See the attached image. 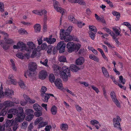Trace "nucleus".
Wrapping results in <instances>:
<instances>
[{
    "instance_id": "nucleus-1",
    "label": "nucleus",
    "mask_w": 131,
    "mask_h": 131,
    "mask_svg": "<svg viewBox=\"0 0 131 131\" xmlns=\"http://www.w3.org/2000/svg\"><path fill=\"white\" fill-rule=\"evenodd\" d=\"M8 113L14 115L17 114V117L15 119L16 123L18 122H21L24 120L25 117V115L23 112V109L21 107L18 108V110L15 108L10 109L8 111Z\"/></svg>"
},
{
    "instance_id": "nucleus-2",
    "label": "nucleus",
    "mask_w": 131,
    "mask_h": 131,
    "mask_svg": "<svg viewBox=\"0 0 131 131\" xmlns=\"http://www.w3.org/2000/svg\"><path fill=\"white\" fill-rule=\"evenodd\" d=\"M66 47L68 49V52L71 53L74 51H78L80 47V45L75 44L71 42L67 44Z\"/></svg>"
},
{
    "instance_id": "nucleus-3",
    "label": "nucleus",
    "mask_w": 131,
    "mask_h": 131,
    "mask_svg": "<svg viewBox=\"0 0 131 131\" xmlns=\"http://www.w3.org/2000/svg\"><path fill=\"white\" fill-rule=\"evenodd\" d=\"M62 71L60 72V76L62 77L64 81H67L68 80V77H70V70L68 67L63 66L62 68Z\"/></svg>"
},
{
    "instance_id": "nucleus-4",
    "label": "nucleus",
    "mask_w": 131,
    "mask_h": 131,
    "mask_svg": "<svg viewBox=\"0 0 131 131\" xmlns=\"http://www.w3.org/2000/svg\"><path fill=\"white\" fill-rule=\"evenodd\" d=\"M37 68V65L34 62H30L28 64V70L26 72L27 74L29 77L33 75L34 72Z\"/></svg>"
},
{
    "instance_id": "nucleus-5",
    "label": "nucleus",
    "mask_w": 131,
    "mask_h": 131,
    "mask_svg": "<svg viewBox=\"0 0 131 131\" xmlns=\"http://www.w3.org/2000/svg\"><path fill=\"white\" fill-rule=\"evenodd\" d=\"M66 45V44L63 41H61L58 44L57 48L59 50L60 53H62L65 51Z\"/></svg>"
},
{
    "instance_id": "nucleus-6",
    "label": "nucleus",
    "mask_w": 131,
    "mask_h": 131,
    "mask_svg": "<svg viewBox=\"0 0 131 131\" xmlns=\"http://www.w3.org/2000/svg\"><path fill=\"white\" fill-rule=\"evenodd\" d=\"M27 45L28 47H27L26 45L25 51L28 52H30L34 49L36 48V46L33 42L29 41L27 42Z\"/></svg>"
},
{
    "instance_id": "nucleus-7",
    "label": "nucleus",
    "mask_w": 131,
    "mask_h": 131,
    "mask_svg": "<svg viewBox=\"0 0 131 131\" xmlns=\"http://www.w3.org/2000/svg\"><path fill=\"white\" fill-rule=\"evenodd\" d=\"M121 121V118L118 116H117L116 118H114L113 120L114 127L117 128H118L119 126H121V125L119 122Z\"/></svg>"
},
{
    "instance_id": "nucleus-8",
    "label": "nucleus",
    "mask_w": 131,
    "mask_h": 131,
    "mask_svg": "<svg viewBox=\"0 0 131 131\" xmlns=\"http://www.w3.org/2000/svg\"><path fill=\"white\" fill-rule=\"evenodd\" d=\"M52 35H50L49 37H45L43 38L44 41H46L49 44H52L53 43L56 41V39L55 38H52Z\"/></svg>"
},
{
    "instance_id": "nucleus-9",
    "label": "nucleus",
    "mask_w": 131,
    "mask_h": 131,
    "mask_svg": "<svg viewBox=\"0 0 131 131\" xmlns=\"http://www.w3.org/2000/svg\"><path fill=\"white\" fill-rule=\"evenodd\" d=\"M47 75V73L46 71L42 70L39 73L38 77L40 79L44 80L46 78Z\"/></svg>"
},
{
    "instance_id": "nucleus-10",
    "label": "nucleus",
    "mask_w": 131,
    "mask_h": 131,
    "mask_svg": "<svg viewBox=\"0 0 131 131\" xmlns=\"http://www.w3.org/2000/svg\"><path fill=\"white\" fill-rule=\"evenodd\" d=\"M54 84L59 89L62 90L63 89L62 81L60 79H57L54 82Z\"/></svg>"
},
{
    "instance_id": "nucleus-11",
    "label": "nucleus",
    "mask_w": 131,
    "mask_h": 131,
    "mask_svg": "<svg viewBox=\"0 0 131 131\" xmlns=\"http://www.w3.org/2000/svg\"><path fill=\"white\" fill-rule=\"evenodd\" d=\"M70 34V33H68V32H67L65 30L61 29L60 31V35L61 37V39L63 40V39L66 37V36Z\"/></svg>"
},
{
    "instance_id": "nucleus-12",
    "label": "nucleus",
    "mask_w": 131,
    "mask_h": 131,
    "mask_svg": "<svg viewBox=\"0 0 131 131\" xmlns=\"http://www.w3.org/2000/svg\"><path fill=\"white\" fill-rule=\"evenodd\" d=\"M17 45H18L19 49H20L21 51H25L26 44L23 42H19L17 43Z\"/></svg>"
},
{
    "instance_id": "nucleus-13",
    "label": "nucleus",
    "mask_w": 131,
    "mask_h": 131,
    "mask_svg": "<svg viewBox=\"0 0 131 131\" xmlns=\"http://www.w3.org/2000/svg\"><path fill=\"white\" fill-rule=\"evenodd\" d=\"M4 105L6 107H11L14 106L13 102L10 101H7L4 103Z\"/></svg>"
},
{
    "instance_id": "nucleus-14",
    "label": "nucleus",
    "mask_w": 131,
    "mask_h": 131,
    "mask_svg": "<svg viewBox=\"0 0 131 131\" xmlns=\"http://www.w3.org/2000/svg\"><path fill=\"white\" fill-rule=\"evenodd\" d=\"M42 97V99L45 102H47L49 98V95L47 94H41Z\"/></svg>"
},
{
    "instance_id": "nucleus-15",
    "label": "nucleus",
    "mask_w": 131,
    "mask_h": 131,
    "mask_svg": "<svg viewBox=\"0 0 131 131\" xmlns=\"http://www.w3.org/2000/svg\"><path fill=\"white\" fill-rule=\"evenodd\" d=\"M84 60V59L83 57H80L76 60V63L78 65H82L84 63L85 61Z\"/></svg>"
},
{
    "instance_id": "nucleus-16",
    "label": "nucleus",
    "mask_w": 131,
    "mask_h": 131,
    "mask_svg": "<svg viewBox=\"0 0 131 131\" xmlns=\"http://www.w3.org/2000/svg\"><path fill=\"white\" fill-rule=\"evenodd\" d=\"M70 69L73 72H76L79 70L80 68L77 67L76 65L72 64L70 66Z\"/></svg>"
},
{
    "instance_id": "nucleus-17",
    "label": "nucleus",
    "mask_w": 131,
    "mask_h": 131,
    "mask_svg": "<svg viewBox=\"0 0 131 131\" xmlns=\"http://www.w3.org/2000/svg\"><path fill=\"white\" fill-rule=\"evenodd\" d=\"M14 94V92L13 90L10 89L6 90L5 93H4V95H5L6 96L10 97V95H12Z\"/></svg>"
},
{
    "instance_id": "nucleus-18",
    "label": "nucleus",
    "mask_w": 131,
    "mask_h": 131,
    "mask_svg": "<svg viewBox=\"0 0 131 131\" xmlns=\"http://www.w3.org/2000/svg\"><path fill=\"white\" fill-rule=\"evenodd\" d=\"M68 19L69 20L73 23L77 24L78 23V21L71 15H70L69 16Z\"/></svg>"
},
{
    "instance_id": "nucleus-19",
    "label": "nucleus",
    "mask_w": 131,
    "mask_h": 131,
    "mask_svg": "<svg viewBox=\"0 0 131 131\" xmlns=\"http://www.w3.org/2000/svg\"><path fill=\"white\" fill-rule=\"evenodd\" d=\"M41 26L39 24H37L34 26L35 32H39L41 30Z\"/></svg>"
},
{
    "instance_id": "nucleus-20",
    "label": "nucleus",
    "mask_w": 131,
    "mask_h": 131,
    "mask_svg": "<svg viewBox=\"0 0 131 131\" xmlns=\"http://www.w3.org/2000/svg\"><path fill=\"white\" fill-rule=\"evenodd\" d=\"M102 70L104 76L106 77H109L108 73L106 69L104 67H102Z\"/></svg>"
},
{
    "instance_id": "nucleus-21",
    "label": "nucleus",
    "mask_w": 131,
    "mask_h": 131,
    "mask_svg": "<svg viewBox=\"0 0 131 131\" xmlns=\"http://www.w3.org/2000/svg\"><path fill=\"white\" fill-rule=\"evenodd\" d=\"M73 39V37L72 36L70 35L69 34L68 36H66V37L63 40H64L65 42H68L72 40Z\"/></svg>"
},
{
    "instance_id": "nucleus-22",
    "label": "nucleus",
    "mask_w": 131,
    "mask_h": 131,
    "mask_svg": "<svg viewBox=\"0 0 131 131\" xmlns=\"http://www.w3.org/2000/svg\"><path fill=\"white\" fill-rule=\"evenodd\" d=\"M89 58L90 59L93 60L95 61L98 62L99 61V58L94 55L92 54H90Z\"/></svg>"
},
{
    "instance_id": "nucleus-23",
    "label": "nucleus",
    "mask_w": 131,
    "mask_h": 131,
    "mask_svg": "<svg viewBox=\"0 0 131 131\" xmlns=\"http://www.w3.org/2000/svg\"><path fill=\"white\" fill-rule=\"evenodd\" d=\"M33 108L36 111H39L42 108L41 106L37 104H34L33 105Z\"/></svg>"
},
{
    "instance_id": "nucleus-24",
    "label": "nucleus",
    "mask_w": 131,
    "mask_h": 131,
    "mask_svg": "<svg viewBox=\"0 0 131 131\" xmlns=\"http://www.w3.org/2000/svg\"><path fill=\"white\" fill-rule=\"evenodd\" d=\"M55 10L57 12L60 13L62 14V15H63L64 12V10L62 8L59 7L54 8Z\"/></svg>"
},
{
    "instance_id": "nucleus-25",
    "label": "nucleus",
    "mask_w": 131,
    "mask_h": 131,
    "mask_svg": "<svg viewBox=\"0 0 131 131\" xmlns=\"http://www.w3.org/2000/svg\"><path fill=\"white\" fill-rule=\"evenodd\" d=\"M113 30L117 36H121L122 35L120 34V28H119V30L117 29V27H114L113 28Z\"/></svg>"
},
{
    "instance_id": "nucleus-26",
    "label": "nucleus",
    "mask_w": 131,
    "mask_h": 131,
    "mask_svg": "<svg viewBox=\"0 0 131 131\" xmlns=\"http://www.w3.org/2000/svg\"><path fill=\"white\" fill-rule=\"evenodd\" d=\"M51 112L53 115H56L57 112V107L55 106H53L51 109Z\"/></svg>"
},
{
    "instance_id": "nucleus-27",
    "label": "nucleus",
    "mask_w": 131,
    "mask_h": 131,
    "mask_svg": "<svg viewBox=\"0 0 131 131\" xmlns=\"http://www.w3.org/2000/svg\"><path fill=\"white\" fill-rule=\"evenodd\" d=\"M10 61L11 63V67L13 69L14 71H16L17 70V68L15 66V63L14 61H13L12 59H10Z\"/></svg>"
},
{
    "instance_id": "nucleus-28",
    "label": "nucleus",
    "mask_w": 131,
    "mask_h": 131,
    "mask_svg": "<svg viewBox=\"0 0 131 131\" xmlns=\"http://www.w3.org/2000/svg\"><path fill=\"white\" fill-rule=\"evenodd\" d=\"M68 126L66 124H62L60 126L61 129L62 130L65 131L67 130Z\"/></svg>"
},
{
    "instance_id": "nucleus-29",
    "label": "nucleus",
    "mask_w": 131,
    "mask_h": 131,
    "mask_svg": "<svg viewBox=\"0 0 131 131\" xmlns=\"http://www.w3.org/2000/svg\"><path fill=\"white\" fill-rule=\"evenodd\" d=\"M52 68L54 72L56 73H58L59 71L60 67L54 64L52 66Z\"/></svg>"
},
{
    "instance_id": "nucleus-30",
    "label": "nucleus",
    "mask_w": 131,
    "mask_h": 131,
    "mask_svg": "<svg viewBox=\"0 0 131 131\" xmlns=\"http://www.w3.org/2000/svg\"><path fill=\"white\" fill-rule=\"evenodd\" d=\"M48 122H40L38 125V128H40L43 127L48 124Z\"/></svg>"
},
{
    "instance_id": "nucleus-31",
    "label": "nucleus",
    "mask_w": 131,
    "mask_h": 131,
    "mask_svg": "<svg viewBox=\"0 0 131 131\" xmlns=\"http://www.w3.org/2000/svg\"><path fill=\"white\" fill-rule=\"evenodd\" d=\"M26 118V120L28 121H30L33 118L34 115L33 114L28 115Z\"/></svg>"
},
{
    "instance_id": "nucleus-32",
    "label": "nucleus",
    "mask_w": 131,
    "mask_h": 131,
    "mask_svg": "<svg viewBox=\"0 0 131 131\" xmlns=\"http://www.w3.org/2000/svg\"><path fill=\"white\" fill-rule=\"evenodd\" d=\"M16 56L17 57L21 59H23L24 58V56L22 52H19L17 53L16 54Z\"/></svg>"
},
{
    "instance_id": "nucleus-33",
    "label": "nucleus",
    "mask_w": 131,
    "mask_h": 131,
    "mask_svg": "<svg viewBox=\"0 0 131 131\" xmlns=\"http://www.w3.org/2000/svg\"><path fill=\"white\" fill-rule=\"evenodd\" d=\"M7 111V110L5 107L3 108L1 111L0 113V115L5 116L6 114Z\"/></svg>"
},
{
    "instance_id": "nucleus-34",
    "label": "nucleus",
    "mask_w": 131,
    "mask_h": 131,
    "mask_svg": "<svg viewBox=\"0 0 131 131\" xmlns=\"http://www.w3.org/2000/svg\"><path fill=\"white\" fill-rule=\"evenodd\" d=\"M14 122V121L13 119L8 120L6 122V125L8 126H10L12 125Z\"/></svg>"
},
{
    "instance_id": "nucleus-35",
    "label": "nucleus",
    "mask_w": 131,
    "mask_h": 131,
    "mask_svg": "<svg viewBox=\"0 0 131 131\" xmlns=\"http://www.w3.org/2000/svg\"><path fill=\"white\" fill-rule=\"evenodd\" d=\"M55 77L54 74H50L49 77V79L51 82H53L55 80Z\"/></svg>"
},
{
    "instance_id": "nucleus-36",
    "label": "nucleus",
    "mask_w": 131,
    "mask_h": 131,
    "mask_svg": "<svg viewBox=\"0 0 131 131\" xmlns=\"http://www.w3.org/2000/svg\"><path fill=\"white\" fill-rule=\"evenodd\" d=\"M110 95L112 101L116 100V97L115 95V93L113 91L111 92Z\"/></svg>"
},
{
    "instance_id": "nucleus-37",
    "label": "nucleus",
    "mask_w": 131,
    "mask_h": 131,
    "mask_svg": "<svg viewBox=\"0 0 131 131\" xmlns=\"http://www.w3.org/2000/svg\"><path fill=\"white\" fill-rule=\"evenodd\" d=\"M26 114L27 115L33 114L34 113L33 111L30 109H27L25 110Z\"/></svg>"
},
{
    "instance_id": "nucleus-38",
    "label": "nucleus",
    "mask_w": 131,
    "mask_h": 131,
    "mask_svg": "<svg viewBox=\"0 0 131 131\" xmlns=\"http://www.w3.org/2000/svg\"><path fill=\"white\" fill-rule=\"evenodd\" d=\"M39 15H44V16H46L47 11L45 10H39Z\"/></svg>"
},
{
    "instance_id": "nucleus-39",
    "label": "nucleus",
    "mask_w": 131,
    "mask_h": 131,
    "mask_svg": "<svg viewBox=\"0 0 131 131\" xmlns=\"http://www.w3.org/2000/svg\"><path fill=\"white\" fill-rule=\"evenodd\" d=\"M119 82L123 84H124L125 82V79L123 78V76L121 75L119 77Z\"/></svg>"
},
{
    "instance_id": "nucleus-40",
    "label": "nucleus",
    "mask_w": 131,
    "mask_h": 131,
    "mask_svg": "<svg viewBox=\"0 0 131 131\" xmlns=\"http://www.w3.org/2000/svg\"><path fill=\"white\" fill-rule=\"evenodd\" d=\"M114 16H116L118 20L120 17V14L118 12H114L113 13Z\"/></svg>"
},
{
    "instance_id": "nucleus-41",
    "label": "nucleus",
    "mask_w": 131,
    "mask_h": 131,
    "mask_svg": "<svg viewBox=\"0 0 131 131\" xmlns=\"http://www.w3.org/2000/svg\"><path fill=\"white\" fill-rule=\"evenodd\" d=\"M42 119V117H40L37 118L36 119L34 122L35 124L36 125L38 124Z\"/></svg>"
},
{
    "instance_id": "nucleus-42",
    "label": "nucleus",
    "mask_w": 131,
    "mask_h": 131,
    "mask_svg": "<svg viewBox=\"0 0 131 131\" xmlns=\"http://www.w3.org/2000/svg\"><path fill=\"white\" fill-rule=\"evenodd\" d=\"M59 60L60 62H65L66 60V58L63 56H62L59 57Z\"/></svg>"
},
{
    "instance_id": "nucleus-43",
    "label": "nucleus",
    "mask_w": 131,
    "mask_h": 131,
    "mask_svg": "<svg viewBox=\"0 0 131 131\" xmlns=\"http://www.w3.org/2000/svg\"><path fill=\"white\" fill-rule=\"evenodd\" d=\"M42 114V112L40 111L38 112H35L34 113V115L36 117H39L41 116Z\"/></svg>"
},
{
    "instance_id": "nucleus-44",
    "label": "nucleus",
    "mask_w": 131,
    "mask_h": 131,
    "mask_svg": "<svg viewBox=\"0 0 131 131\" xmlns=\"http://www.w3.org/2000/svg\"><path fill=\"white\" fill-rule=\"evenodd\" d=\"M89 29L90 30L95 32V33L96 32V27L94 26H90L89 27Z\"/></svg>"
},
{
    "instance_id": "nucleus-45",
    "label": "nucleus",
    "mask_w": 131,
    "mask_h": 131,
    "mask_svg": "<svg viewBox=\"0 0 131 131\" xmlns=\"http://www.w3.org/2000/svg\"><path fill=\"white\" fill-rule=\"evenodd\" d=\"M19 32L21 34H28V32L25 29H21L19 30Z\"/></svg>"
},
{
    "instance_id": "nucleus-46",
    "label": "nucleus",
    "mask_w": 131,
    "mask_h": 131,
    "mask_svg": "<svg viewBox=\"0 0 131 131\" xmlns=\"http://www.w3.org/2000/svg\"><path fill=\"white\" fill-rule=\"evenodd\" d=\"M53 47L51 45H49L47 47L48 50L47 51V52L48 53H50L52 52V50Z\"/></svg>"
},
{
    "instance_id": "nucleus-47",
    "label": "nucleus",
    "mask_w": 131,
    "mask_h": 131,
    "mask_svg": "<svg viewBox=\"0 0 131 131\" xmlns=\"http://www.w3.org/2000/svg\"><path fill=\"white\" fill-rule=\"evenodd\" d=\"M18 83L20 87L21 88L24 89L25 87V85L23 81L20 80V81Z\"/></svg>"
},
{
    "instance_id": "nucleus-48",
    "label": "nucleus",
    "mask_w": 131,
    "mask_h": 131,
    "mask_svg": "<svg viewBox=\"0 0 131 131\" xmlns=\"http://www.w3.org/2000/svg\"><path fill=\"white\" fill-rule=\"evenodd\" d=\"M4 6L3 3L0 2V11L3 12L4 10Z\"/></svg>"
},
{
    "instance_id": "nucleus-49",
    "label": "nucleus",
    "mask_w": 131,
    "mask_h": 131,
    "mask_svg": "<svg viewBox=\"0 0 131 131\" xmlns=\"http://www.w3.org/2000/svg\"><path fill=\"white\" fill-rule=\"evenodd\" d=\"M5 40L7 44H11L13 43V40L10 38L6 39L5 38Z\"/></svg>"
},
{
    "instance_id": "nucleus-50",
    "label": "nucleus",
    "mask_w": 131,
    "mask_h": 131,
    "mask_svg": "<svg viewBox=\"0 0 131 131\" xmlns=\"http://www.w3.org/2000/svg\"><path fill=\"white\" fill-rule=\"evenodd\" d=\"M53 5L54 8L57 7L59 5V3L55 0H53Z\"/></svg>"
},
{
    "instance_id": "nucleus-51",
    "label": "nucleus",
    "mask_w": 131,
    "mask_h": 131,
    "mask_svg": "<svg viewBox=\"0 0 131 131\" xmlns=\"http://www.w3.org/2000/svg\"><path fill=\"white\" fill-rule=\"evenodd\" d=\"M47 91L46 88L44 86H42L41 90V94H45V92Z\"/></svg>"
},
{
    "instance_id": "nucleus-52",
    "label": "nucleus",
    "mask_w": 131,
    "mask_h": 131,
    "mask_svg": "<svg viewBox=\"0 0 131 131\" xmlns=\"http://www.w3.org/2000/svg\"><path fill=\"white\" fill-rule=\"evenodd\" d=\"M89 34L90 37L93 39L94 40L95 38V34L93 32L90 31L89 32Z\"/></svg>"
},
{
    "instance_id": "nucleus-53",
    "label": "nucleus",
    "mask_w": 131,
    "mask_h": 131,
    "mask_svg": "<svg viewBox=\"0 0 131 131\" xmlns=\"http://www.w3.org/2000/svg\"><path fill=\"white\" fill-rule=\"evenodd\" d=\"M99 123L98 121L96 120H92L90 121L91 124L93 125H95L97 124H99Z\"/></svg>"
},
{
    "instance_id": "nucleus-54",
    "label": "nucleus",
    "mask_w": 131,
    "mask_h": 131,
    "mask_svg": "<svg viewBox=\"0 0 131 131\" xmlns=\"http://www.w3.org/2000/svg\"><path fill=\"white\" fill-rule=\"evenodd\" d=\"M33 50V51L31 56V57L32 58H34L35 56L36 55L37 51L36 50V48L35 49H34Z\"/></svg>"
},
{
    "instance_id": "nucleus-55",
    "label": "nucleus",
    "mask_w": 131,
    "mask_h": 131,
    "mask_svg": "<svg viewBox=\"0 0 131 131\" xmlns=\"http://www.w3.org/2000/svg\"><path fill=\"white\" fill-rule=\"evenodd\" d=\"M91 86L92 88L95 91L96 93H98L99 92L98 89L96 87L94 86L93 85H91Z\"/></svg>"
},
{
    "instance_id": "nucleus-56",
    "label": "nucleus",
    "mask_w": 131,
    "mask_h": 131,
    "mask_svg": "<svg viewBox=\"0 0 131 131\" xmlns=\"http://www.w3.org/2000/svg\"><path fill=\"white\" fill-rule=\"evenodd\" d=\"M3 86L1 85V89L0 91V98L4 96V93L3 92Z\"/></svg>"
},
{
    "instance_id": "nucleus-57",
    "label": "nucleus",
    "mask_w": 131,
    "mask_h": 131,
    "mask_svg": "<svg viewBox=\"0 0 131 131\" xmlns=\"http://www.w3.org/2000/svg\"><path fill=\"white\" fill-rule=\"evenodd\" d=\"M113 101L114 103L117 107H120L121 106L119 103L117 99H116V100H113Z\"/></svg>"
},
{
    "instance_id": "nucleus-58",
    "label": "nucleus",
    "mask_w": 131,
    "mask_h": 131,
    "mask_svg": "<svg viewBox=\"0 0 131 131\" xmlns=\"http://www.w3.org/2000/svg\"><path fill=\"white\" fill-rule=\"evenodd\" d=\"M48 62V60L47 59H45L44 61L43 62H42L41 61H40V63L41 64H42L44 65L46 67L48 66L47 65Z\"/></svg>"
},
{
    "instance_id": "nucleus-59",
    "label": "nucleus",
    "mask_w": 131,
    "mask_h": 131,
    "mask_svg": "<svg viewBox=\"0 0 131 131\" xmlns=\"http://www.w3.org/2000/svg\"><path fill=\"white\" fill-rule=\"evenodd\" d=\"M51 128L52 127L50 125H47L46 126L45 130L46 131H50Z\"/></svg>"
},
{
    "instance_id": "nucleus-60",
    "label": "nucleus",
    "mask_w": 131,
    "mask_h": 131,
    "mask_svg": "<svg viewBox=\"0 0 131 131\" xmlns=\"http://www.w3.org/2000/svg\"><path fill=\"white\" fill-rule=\"evenodd\" d=\"M78 24V26L79 28H81L83 26L85 25V24L82 23L81 21L78 22V23H77Z\"/></svg>"
},
{
    "instance_id": "nucleus-61",
    "label": "nucleus",
    "mask_w": 131,
    "mask_h": 131,
    "mask_svg": "<svg viewBox=\"0 0 131 131\" xmlns=\"http://www.w3.org/2000/svg\"><path fill=\"white\" fill-rule=\"evenodd\" d=\"M30 54L29 53H27L24 54V58H26L27 59L29 58L30 57Z\"/></svg>"
},
{
    "instance_id": "nucleus-62",
    "label": "nucleus",
    "mask_w": 131,
    "mask_h": 131,
    "mask_svg": "<svg viewBox=\"0 0 131 131\" xmlns=\"http://www.w3.org/2000/svg\"><path fill=\"white\" fill-rule=\"evenodd\" d=\"M77 110L80 112L82 110V108L78 105H76L75 106Z\"/></svg>"
},
{
    "instance_id": "nucleus-63",
    "label": "nucleus",
    "mask_w": 131,
    "mask_h": 131,
    "mask_svg": "<svg viewBox=\"0 0 131 131\" xmlns=\"http://www.w3.org/2000/svg\"><path fill=\"white\" fill-rule=\"evenodd\" d=\"M10 47V46L8 44L4 45L3 46V49L5 50H7Z\"/></svg>"
},
{
    "instance_id": "nucleus-64",
    "label": "nucleus",
    "mask_w": 131,
    "mask_h": 131,
    "mask_svg": "<svg viewBox=\"0 0 131 131\" xmlns=\"http://www.w3.org/2000/svg\"><path fill=\"white\" fill-rule=\"evenodd\" d=\"M41 48L42 50H45L47 47L46 43H43L41 45Z\"/></svg>"
}]
</instances>
